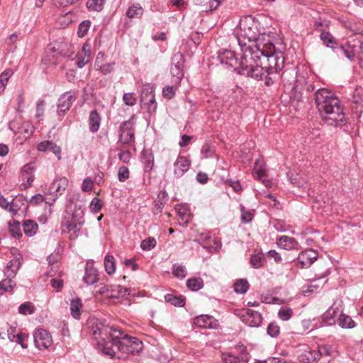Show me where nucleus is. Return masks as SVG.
Segmentation results:
<instances>
[{
  "label": "nucleus",
  "instance_id": "f257e3e1",
  "mask_svg": "<svg viewBox=\"0 0 363 363\" xmlns=\"http://www.w3.org/2000/svg\"><path fill=\"white\" fill-rule=\"evenodd\" d=\"M254 47H248L242 54L240 62V74L256 80L264 79V84H274L276 74L284 66V57L275 51V46L267 36L266 42L260 41Z\"/></svg>",
  "mask_w": 363,
  "mask_h": 363
},
{
  "label": "nucleus",
  "instance_id": "f03ea898",
  "mask_svg": "<svg viewBox=\"0 0 363 363\" xmlns=\"http://www.w3.org/2000/svg\"><path fill=\"white\" fill-rule=\"evenodd\" d=\"M94 336L99 345L102 346L103 352L111 358L120 359L124 354L139 353L143 347V342L138 338L104 324L97 326Z\"/></svg>",
  "mask_w": 363,
  "mask_h": 363
},
{
  "label": "nucleus",
  "instance_id": "7ed1b4c3",
  "mask_svg": "<svg viewBox=\"0 0 363 363\" xmlns=\"http://www.w3.org/2000/svg\"><path fill=\"white\" fill-rule=\"evenodd\" d=\"M315 103L321 118L328 125H342L345 116L340 100L327 89H319L315 93Z\"/></svg>",
  "mask_w": 363,
  "mask_h": 363
},
{
  "label": "nucleus",
  "instance_id": "20e7f679",
  "mask_svg": "<svg viewBox=\"0 0 363 363\" xmlns=\"http://www.w3.org/2000/svg\"><path fill=\"white\" fill-rule=\"evenodd\" d=\"M237 41L240 47L242 54H245V48H255L260 41L266 42L267 38L260 35L258 30V22L252 16H246L240 20V29L237 33Z\"/></svg>",
  "mask_w": 363,
  "mask_h": 363
},
{
  "label": "nucleus",
  "instance_id": "39448f33",
  "mask_svg": "<svg viewBox=\"0 0 363 363\" xmlns=\"http://www.w3.org/2000/svg\"><path fill=\"white\" fill-rule=\"evenodd\" d=\"M69 184V181L67 177H62L56 178L53 180L49 186L48 191V196H50V200H45V203L48 204L49 210L48 212L50 214L52 213L51 206L57 201L58 197L63 194Z\"/></svg>",
  "mask_w": 363,
  "mask_h": 363
},
{
  "label": "nucleus",
  "instance_id": "423d86ee",
  "mask_svg": "<svg viewBox=\"0 0 363 363\" xmlns=\"http://www.w3.org/2000/svg\"><path fill=\"white\" fill-rule=\"evenodd\" d=\"M135 125L133 118L124 121L120 126L119 141L123 145L133 146L135 145Z\"/></svg>",
  "mask_w": 363,
  "mask_h": 363
},
{
  "label": "nucleus",
  "instance_id": "0eeeda50",
  "mask_svg": "<svg viewBox=\"0 0 363 363\" xmlns=\"http://www.w3.org/2000/svg\"><path fill=\"white\" fill-rule=\"evenodd\" d=\"M35 346L40 349H48L52 343L50 334L45 330L38 329L33 334Z\"/></svg>",
  "mask_w": 363,
  "mask_h": 363
},
{
  "label": "nucleus",
  "instance_id": "6e6552de",
  "mask_svg": "<svg viewBox=\"0 0 363 363\" xmlns=\"http://www.w3.org/2000/svg\"><path fill=\"white\" fill-rule=\"evenodd\" d=\"M317 258L318 252L312 249H308L299 253L296 263L301 268H307L310 267Z\"/></svg>",
  "mask_w": 363,
  "mask_h": 363
},
{
  "label": "nucleus",
  "instance_id": "1a4fd4ad",
  "mask_svg": "<svg viewBox=\"0 0 363 363\" xmlns=\"http://www.w3.org/2000/svg\"><path fill=\"white\" fill-rule=\"evenodd\" d=\"M75 100L76 96L72 94L70 91L62 94L58 99L57 104L58 115L63 116L66 111L69 110Z\"/></svg>",
  "mask_w": 363,
  "mask_h": 363
},
{
  "label": "nucleus",
  "instance_id": "9d476101",
  "mask_svg": "<svg viewBox=\"0 0 363 363\" xmlns=\"http://www.w3.org/2000/svg\"><path fill=\"white\" fill-rule=\"evenodd\" d=\"M218 58L222 64H225L230 67H235V69H238V73L240 74V60L238 62L235 53L233 51L229 50L219 51L218 53Z\"/></svg>",
  "mask_w": 363,
  "mask_h": 363
},
{
  "label": "nucleus",
  "instance_id": "9b49d317",
  "mask_svg": "<svg viewBox=\"0 0 363 363\" xmlns=\"http://www.w3.org/2000/svg\"><path fill=\"white\" fill-rule=\"evenodd\" d=\"M242 313V320L250 327H258L262 322V316L257 311L244 309Z\"/></svg>",
  "mask_w": 363,
  "mask_h": 363
},
{
  "label": "nucleus",
  "instance_id": "f8f14e48",
  "mask_svg": "<svg viewBox=\"0 0 363 363\" xmlns=\"http://www.w3.org/2000/svg\"><path fill=\"white\" fill-rule=\"evenodd\" d=\"M172 60V65L170 69L171 74L173 77H176L177 79H181L184 77V57L181 53L177 52L174 55Z\"/></svg>",
  "mask_w": 363,
  "mask_h": 363
},
{
  "label": "nucleus",
  "instance_id": "ddd939ff",
  "mask_svg": "<svg viewBox=\"0 0 363 363\" xmlns=\"http://www.w3.org/2000/svg\"><path fill=\"white\" fill-rule=\"evenodd\" d=\"M191 166V161L185 156L179 155L174 163V175L177 178L182 177Z\"/></svg>",
  "mask_w": 363,
  "mask_h": 363
},
{
  "label": "nucleus",
  "instance_id": "4468645a",
  "mask_svg": "<svg viewBox=\"0 0 363 363\" xmlns=\"http://www.w3.org/2000/svg\"><path fill=\"white\" fill-rule=\"evenodd\" d=\"M241 352L239 355L235 356L231 353H223L222 360L223 363H247L248 362V353L246 352V348L243 345Z\"/></svg>",
  "mask_w": 363,
  "mask_h": 363
},
{
  "label": "nucleus",
  "instance_id": "2eb2a0df",
  "mask_svg": "<svg viewBox=\"0 0 363 363\" xmlns=\"http://www.w3.org/2000/svg\"><path fill=\"white\" fill-rule=\"evenodd\" d=\"M194 323L199 328H217L218 321L211 315H201L194 318Z\"/></svg>",
  "mask_w": 363,
  "mask_h": 363
},
{
  "label": "nucleus",
  "instance_id": "dca6fc26",
  "mask_svg": "<svg viewBox=\"0 0 363 363\" xmlns=\"http://www.w3.org/2000/svg\"><path fill=\"white\" fill-rule=\"evenodd\" d=\"M34 163L29 162L25 164L21 169L22 177L26 183V186H30L34 181V172L35 171Z\"/></svg>",
  "mask_w": 363,
  "mask_h": 363
},
{
  "label": "nucleus",
  "instance_id": "f3484780",
  "mask_svg": "<svg viewBox=\"0 0 363 363\" xmlns=\"http://www.w3.org/2000/svg\"><path fill=\"white\" fill-rule=\"evenodd\" d=\"M7 335L11 341L20 344L23 348L27 347V345L23 343L24 339L27 337V336L21 333L17 332L16 326L11 325L8 328Z\"/></svg>",
  "mask_w": 363,
  "mask_h": 363
},
{
  "label": "nucleus",
  "instance_id": "a211bd4d",
  "mask_svg": "<svg viewBox=\"0 0 363 363\" xmlns=\"http://www.w3.org/2000/svg\"><path fill=\"white\" fill-rule=\"evenodd\" d=\"M277 244L282 249L290 250L293 249L298 250V243L293 238L283 235L277 239Z\"/></svg>",
  "mask_w": 363,
  "mask_h": 363
},
{
  "label": "nucleus",
  "instance_id": "6ab92c4d",
  "mask_svg": "<svg viewBox=\"0 0 363 363\" xmlns=\"http://www.w3.org/2000/svg\"><path fill=\"white\" fill-rule=\"evenodd\" d=\"M201 245L210 252L218 251L221 247V243L217 238H211L208 235H205L202 239Z\"/></svg>",
  "mask_w": 363,
  "mask_h": 363
},
{
  "label": "nucleus",
  "instance_id": "aec40b11",
  "mask_svg": "<svg viewBox=\"0 0 363 363\" xmlns=\"http://www.w3.org/2000/svg\"><path fill=\"white\" fill-rule=\"evenodd\" d=\"M21 266V262L18 259H11L5 268L4 273V276L7 278L13 279L17 274L18 270Z\"/></svg>",
  "mask_w": 363,
  "mask_h": 363
},
{
  "label": "nucleus",
  "instance_id": "412c9836",
  "mask_svg": "<svg viewBox=\"0 0 363 363\" xmlns=\"http://www.w3.org/2000/svg\"><path fill=\"white\" fill-rule=\"evenodd\" d=\"M128 289L121 285H110L109 294L108 298H119L125 296L128 294Z\"/></svg>",
  "mask_w": 363,
  "mask_h": 363
},
{
  "label": "nucleus",
  "instance_id": "4be33fe9",
  "mask_svg": "<svg viewBox=\"0 0 363 363\" xmlns=\"http://www.w3.org/2000/svg\"><path fill=\"white\" fill-rule=\"evenodd\" d=\"M83 279L87 284H93L96 283L98 281L97 270L92 266H89V264H87Z\"/></svg>",
  "mask_w": 363,
  "mask_h": 363
},
{
  "label": "nucleus",
  "instance_id": "5701e85b",
  "mask_svg": "<svg viewBox=\"0 0 363 363\" xmlns=\"http://www.w3.org/2000/svg\"><path fill=\"white\" fill-rule=\"evenodd\" d=\"M101 124V117L96 110L91 111L89 117V130L92 133L98 131Z\"/></svg>",
  "mask_w": 363,
  "mask_h": 363
},
{
  "label": "nucleus",
  "instance_id": "b1692460",
  "mask_svg": "<svg viewBox=\"0 0 363 363\" xmlns=\"http://www.w3.org/2000/svg\"><path fill=\"white\" fill-rule=\"evenodd\" d=\"M142 161L145 171H151L154 166V156L151 150H145L142 152Z\"/></svg>",
  "mask_w": 363,
  "mask_h": 363
},
{
  "label": "nucleus",
  "instance_id": "393cba45",
  "mask_svg": "<svg viewBox=\"0 0 363 363\" xmlns=\"http://www.w3.org/2000/svg\"><path fill=\"white\" fill-rule=\"evenodd\" d=\"M82 308V300L79 298H73L70 303V311L72 317L75 319H79L81 315V309Z\"/></svg>",
  "mask_w": 363,
  "mask_h": 363
},
{
  "label": "nucleus",
  "instance_id": "a878e982",
  "mask_svg": "<svg viewBox=\"0 0 363 363\" xmlns=\"http://www.w3.org/2000/svg\"><path fill=\"white\" fill-rule=\"evenodd\" d=\"M23 228L24 233L28 237H32L36 233L38 225L34 220H26L23 222Z\"/></svg>",
  "mask_w": 363,
  "mask_h": 363
},
{
  "label": "nucleus",
  "instance_id": "bb28decb",
  "mask_svg": "<svg viewBox=\"0 0 363 363\" xmlns=\"http://www.w3.org/2000/svg\"><path fill=\"white\" fill-rule=\"evenodd\" d=\"M220 4V0H196V4L200 6L206 11L216 9Z\"/></svg>",
  "mask_w": 363,
  "mask_h": 363
},
{
  "label": "nucleus",
  "instance_id": "cd10ccee",
  "mask_svg": "<svg viewBox=\"0 0 363 363\" xmlns=\"http://www.w3.org/2000/svg\"><path fill=\"white\" fill-rule=\"evenodd\" d=\"M143 9L139 4H134L126 11V16L130 18H140L143 14Z\"/></svg>",
  "mask_w": 363,
  "mask_h": 363
},
{
  "label": "nucleus",
  "instance_id": "c85d7f7f",
  "mask_svg": "<svg viewBox=\"0 0 363 363\" xmlns=\"http://www.w3.org/2000/svg\"><path fill=\"white\" fill-rule=\"evenodd\" d=\"M9 230L11 235L16 239H19L22 237L21 224L18 221L15 220H10L8 223Z\"/></svg>",
  "mask_w": 363,
  "mask_h": 363
},
{
  "label": "nucleus",
  "instance_id": "c756f323",
  "mask_svg": "<svg viewBox=\"0 0 363 363\" xmlns=\"http://www.w3.org/2000/svg\"><path fill=\"white\" fill-rule=\"evenodd\" d=\"M263 163L261 161H257L252 172L254 177L257 179L262 180L263 183L266 182L264 179L266 176V171L263 168Z\"/></svg>",
  "mask_w": 363,
  "mask_h": 363
},
{
  "label": "nucleus",
  "instance_id": "7c9ffc66",
  "mask_svg": "<svg viewBox=\"0 0 363 363\" xmlns=\"http://www.w3.org/2000/svg\"><path fill=\"white\" fill-rule=\"evenodd\" d=\"M337 313V311L333 306L330 307L323 315L322 320L325 324L333 325L335 323V316Z\"/></svg>",
  "mask_w": 363,
  "mask_h": 363
},
{
  "label": "nucleus",
  "instance_id": "2f4dec72",
  "mask_svg": "<svg viewBox=\"0 0 363 363\" xmlns=\"http://www.w3.org/2000/svg\"><path fill=\"white\" fill-rule=\"evenodd\" d=\"M81 225L82 223L77 222L74 217L62 223V225L65 227L68 231H74L75 233L80 230Z\"/></svg>",
  "mask_w": 363,
  "mask_h": 363
},
{
  "label": "nucleus",
  "instance_id": "473e14b6",
  "mask_svg": "<svg viewBox=\"0 0 363 363\" xmlns=\"http://www.w3.org/2000/svg\"><path fill=\"white\" fill-rule=\"evenodd\" d=\"M16 286V283L13 279L6 277L0 281V295L5 292H11Z\"/></svg>",
  "mask_w": 363,
  "mask_h": 363
},
{
  "label": "nucleus",
  "instance_id": "72a5a7b5",
  "mask_svg": "<svg viewBox=\"0 0 363 363\" xmlns=\"http://www.w3.org/2000/svg\"><path fill=\"white\" fill-rule=\"evenodd\" d=\"M186 286L190 290L196 291L203 288V281L200 277L191 278L186 281Z\"/></svg>",
  "mask_w": 363,
  "mask_h": 363
},
{
  "label": "nucleus",
  "instance_id": "f704fd0d",
  "mask_svg": "<svg viewBox=\"0 0 363 363\" xmlns=\"http://www.w3.org/2000/svg\"><path fill=\"white\" fill-rule=\"evenodd\" d=\"M104 268L107 274H113L116 272L115 259L112 255H106L104 258Z\"/></svg>",
  "mask_w": 363,
  "mask_h": 363
},
{
  "label": "nucleus",
  "instance_id": "c9c22d12",
  "mask_svg": "<svg viewBox=\"0 0 363 363\" xmlns=\"http://www.w3.org/2000/svg\"><path fill=\"white\" fill-rule=\"evenodd\" d=\"M100 55H101V57L104 56V54H101V52H99L97 55V57H96V62L95 63V66L98 67L99 69L100 70V72L104 74V75H106V74H110L111 72H112L114 69V66H115V62H111V63H106L104 65H101L99 66L98 65V60H99V56Z\"/></svg>",
  "mask_w": 363,
  "mask_h": 363
},
{
  "label": "nucleus",
  "instance_id": "e433bc0d",
  "mask_svg": "<svg viewBox=\"0 0 363 363\" xmlns=\"http://www.w3.org/2000/svg\"><path fill=\"white\" fill-rule=\"evenodd\" d=\"M249 283L247 280L241 279L234 284V290L236 293L245 294L249 289Z\"/></svg>",
  "mask_w": 363,
  "mask_h": 363
},
{
  "label": "nucleus",
  "instance_id": "4c0bfd02",
  "mask_svg": "<svg viewBox=\"0 0 363 363\" xmlns=\"http://www.w3.org/2000/svg\"><path fill=\"white\" fill-rule=\"evenodd\" d=\"M339 325L342 328H352L354 327L355 323L350 316L341 314L339 318Z\"/></svg>",
  "mask_w": 363,
  "mask_h": 363
},
{
  "label": "nucleus",
  "instance_id": "58836bf2",
  "mask_svg": "<svg viewBox=\"0 0 363 363\" xmlns=\"http://www.w3.org/2000/svg\"><path fill=\"white\" fill-rule=\"evenodd\" d=\"M12 74L13 71L11 69H6L0 74V94L4 92L6 85Z\"/></svg>",
  "mask_w": 363,
  "mask_h": 363
},
{
  "label": "nucleus",
  "instance_id": "ea45409f",
  "mask_svg": "<svg viewBox=\"0 0 363 363\" xmlns=\"http://www.w3.org/2000/svg\"><path fill=\"white\" fill-rule=\"evenodd\" d=\"M34 312L35 306L29 301L21 304L18 307V313L21 315L33 314Z\"/></svg>",
  "mask_w": 363,
  "mask_h": 363
},
{
  "label": "nucleus",
  "instance_id": "a19ab883",
  "mask_svg": "<svg viewBox=\"0 0 363 363\" xmlns=\"http://www.w3.org/2000/svg\"><path fill=\"white\" fill-rule=\"evenodd\" d=\"M320 39L327 47L334 48V45L337 44L335 38L329 32H322L320 34Z\"/></svg>",
  "mask_w": 363,
  "mask_h": 363
},
{
  "label": "nucleus",
  "instance_id": "79ce46f5",
  "mask_svg": "<svg viewBox=\"0 0 363 363\" xmlns=\"http://www.w3.org/2000/svg\"><path fill=\"white\" fill-rule=\"evenodd\" d=\"M172 274L180 279H184L186 276V270L184 266L180 264H174L172 266Z\"/></svg>",
  "mask_w": 363,
  "mask_h": 363
},
{
  "label": "nucleus",
  "instance_id": "37998d69",
  "mask_svg": "<svg viewBox=\"0 0 363 363\" xmlns=\"http://www.w3.org/2000/svg\"><path fill=\"white\" fill-rule=\"evenodd\" d=\"M156 243L154 238L149 237L141 242L140 247L143 250L149 251L155 247Z\"/></svg>",
  "mask_w": 363,
  "mask_h": 363
},
{
  "label": "nucleus",
  "instance_id": "c03bdc74",
  "mask_svg": "<svg viewBox=\"0 0 363 363\" xmlns=\"http://www.w3.org/2000/svg\"><path fill=\"white\" fill-rule=\"evenodd\" d=\"M289 179L291 180V183L296 186L303 189L308 186L307 179L303 178L299 175H296L295 177H290Z\"/></svg>",
  "mask_w": 363,
  "mask_h": 363
},
{
  "label": "nucleus",
  "instance_id": "a18cd8bd",
  "mask_svg": "<svg viewBox=\"0 0 363 363\" xmlns=\"http://www.w3.org/2000/svg\"><path fill=\"white\" fill-rule=\"evenodd\" d=\"M165 301L175 306H183L184 305V299L177 297L173 294H167L164 296Z\"/></svg>",
  "mask_w": 363,
  "mask_h": 363
},
{
  "label": "nucleus",
  "instance_id": "49530a36",
  "mask_svg": "<svg viewBox=\"0 0 363 363\" xmlns=\"http://www.w3.org/2000/svg\"><path fill=\"white\" fill-rule=\"evenodd\" d=\"M91 22L88 20L84 21L79 25L77 35L79 37L82 38L85 36L90 28Z\"/></svg>",
  "mask_w": 363,
  "mask_h": 363
},
{
  "label": "nucleus",
  "instance_id": "de8ad7c7",
  "mask_svg": "<svg viewBox=\"0 0 363 363\" xmlns=\"http://www.w3.org/2000/svg\"><path fill=\"white\" fill-rule=\"evenodd\" d=\"M292 314V310L287 307H281L278 313L279 318L284 321L289 320L291 318Z\"/></svg>",
  "mask_w": 363,
  "mask_h": 363
},
{
  "label": "nucleus",
  "instance_id": "09e8293b",
  "mask_svg": "<svg viewBox=\"0 0 363 363\" xmlns=\"http://www.w3.org/2000/svg\"><path fill=\"white\" fill-rule=\"evenodd\" d=\"M104 0H89L86 6L89 9L94 11H99L103 9Z\"/></svg>",
  "mask_w": 363,
  "mask_h": 363
},
{
  "label": "nucleus",
  "instance_id": "8fccbe9b",
  "mask_svg": "<svg viewBox=\"0 0 363 363\" xmlns=\"http://www.w3.org/2000/svg\"><path fill=\"white\" fill-rule=\"evenodd\" d=\"M267 334L272 337H276L279 335L280 332L279 326L277 325V323L272 322L270 323L267 327Z\"/></svg>",
  "mask_w": 363,
  "mask_h": 363
},
{
  "label": "nucleus",
  "instance_id": "3c124183",
  "mask_svg": "<svg viewBox=\"0 0 363 363\" xmlns=\"http://www.w3.org/2000/svg\"><path fill=\"white\" fill-rule=\"evenodd\" d=\"M102 206V201L99 199L94 198L91 201L89 208L92 213H96L101 211Z\"/></svg>",
  "mask_w": 363,
  "mask_h": 363
},
{
  "label": "nucleus",
  "instance_id": "603ef678",
  "mask_svg": "<svg viewBox=\"0 0 363 363\" xmlns=\"http://www.w3.org/2000/svg\"><path fill=\"white\" fill-rule=\"evenodd\" d=\"M129 170L128 167L122 166L119 167L118 171V178L120 182H125L129 178Z\"/></svg>",
  "mask_w": 363,
  "mask_h": 363
},
{
  "label": "nucleus",
  "instance_id": "864d4df0",
  "mask_svg": "<svg viewBox=\"0 0 363 363\" xmlns=\"http://www.w3.org/2000/svg\"><path fill=\"white\" fill-rule=\"evenodd\" d=\"M339 48L349 60L352 61L354 60L356 53L354 49L350 50L342 45H339Z\"/></svg>",
  "mask_w": 363,
  "mask_h": 363
},
{
  "label": "nucleus",
  "instance_id": "5fc2aeb1",
  "mask_svg": "<svg viewBox=\"0 0 363 363\" xmlns=\"http://www.w3.org/2000/svg\"><path fill=\"white\" fill-rule=\"evenodd\" d=\"M123 100L126 105L130 106H134L137 101L135 94L132 92L124 94Z\"/></svg>",
  "mask_w": 363,
  "mask_h": 363
},
{
  "label": "nucleus",
  "instance_id": "6e6d98bb",
  "mask_svg": "<svg viewBox=\"0 0 363 363\" xmlns=\"http://www.w3.org/2000/svg\"><path fill=\"white\" fill-rule=\"evenodd\" d=\"M250 264L255 268H259L262 265V255H253L250 258Z\"/></svg>",
  "mask_w": 363,
  "mask_h": 363
},
{
  "label": "nucleus",
  "instance_id": "4d7b16f0",
  "mask_svg": "<svg viewBox=\"0 0 363 363\" xmlns=\"http://www.w3.org/2000/svg\"><path fill=\"white\" fill-rule=\"evenodd\" d=\"M93 188H94L93 180L89 177L86 178L82 182V191H85V192H89V191H92Z\"/></svg>",
  "mask_w": 363,
  "mask_h": 363
},
{
  "label": "nucleus",
  "instance_id": "13d9d810",
  "mask_svg": "<svg viewBox=\"0 0 363 363\" xmlns=\"http://www.w3.org/2000/svg\"><path fill=\"white\" fill-rule=\"evenodd\" d=\"M241 211V220L244 223H247L250 222L252 219V214L245 209L243 206L240 207Z\"/></svg>",
  "mask_w": 363,
  "mask_h": 363
},
{
  "label": "nucleus",
  "instance_id": "bf43d9fd",
  "mask_svg": "<svg viewBox=\"0 0 363 363\" xmlns=\"http://www.w3.org/2000/svg\"><path fill=\"white\" fill-rule=\"evenodd\" d=\"M96 294H99L101 295H106L108 296V294H109V289L110 285H106L104 284H99V285L96 286Z\"/></svg>",
  "mask_w": 363,
  "mask_h": 363
},
{
  "label": "nucleus",
  "instance_id": "052dcab7",
  "mask_svg": "<svg viewBox=\"0 0 363 363\" xmlns=\"http://www.w3.org/2000/svg\"><path fill=\"white\" fill-rule=\"evenodd\" d=\"M321 357V355L318 350H310L308 352L307 360L309 362H313L319 360Z\"/></svg>",
  "mask_w": 363,
  "mask_h": 363
},
{
  "label": "nucleus",
  "instance_id": "680f3d73",
  "mask_svg": "<svg viewBox=\"0 0 363 363\" xmlns=\"http://www.w3.org/2000/svg\"><path fill=\"white\" fill-rule=\"evenodd\" d=\"M46 199L50 200V197H45L42 194H36L32 196V198L30 200V203L33 205H38L43 201L45 202Z\"/></svg>",
  "mask_w": 363,
  "mask_h": 363
},
{
  "label": "nucleus",
  "instance_id": "e2e57ef3",
  "mask_svg": "<svg viewBox=\"0 0 363 363\" xmlns=\"http://www.w3.org/2000/svg\"><path fill=\"white\" fill-rule=\"evenodd\" d=\"M163 96L169 99L174 97L175 92L174 87L172 86H166L162 90Z\"/></svg>",
  "mask_w": 363,
  "mask_h": 363
},
{
  "label": "nucleus",
  "instance_id": "0e129e2a",
  "mask_svg": "<svg viewBox=\"0 0 363 363\" xmlns=\"http://www.w3.org/2000/svg\"><path fill=\"white\" fill-rule=\"evenodd\" d=\"M51 145L52 141L45 140L38 144L37 149L40 152H45L47 150H50V147Z\"/></svg>",
  "mask_w": 363,
  "mask_h": 363
},
{
  "label": "nucleus",
  "instance_id": "69168bd1",
  "mask_svg": "<svg viewBox=\"0 0 363 363\" xmlns=\"http://www.w3.org/2000/svg\"><path fill=\"white\" fill-rule=\"evenodd\" d=\"M165 204V201L156 200L154 202L153 212L154 213H160L162 212Z\"/></svg>",
  "mask_w": 363,
  "mask_h": 363
},
{
  "label": "nucleus",
  "instance_id": "338daca9",
  "mask_svg": "<svg viewBox=\"0 0 363 363\" xmlns=\"http://www.w3.org/2000/svg\"><path fill=\"white\" fill-rule=\"evenodd\" d=\"M90 60L89 57L86 56H79L76 62L77 67L79 68L84 67Z\"/></svg>",
  "mask_w": 363,
  "mask_h": 363
},
{
  "label": "nucleus",
  "instance_id": "774afa93",
  "mask_svg": "<svg viewBox=\"0 0 363 363\" xmlns=\"http://www.w3.org/2000/svg\"><path fill=\"white\" fill-rule=\"evenodd\" d=\"M193 138L192 136L187 135H182L181 137V141L179 143V145L181 147H184L187 146L191 139Z\"/></svg>",
  "mask_w": 363,
  "mask_h": 363
}]
</instances>
